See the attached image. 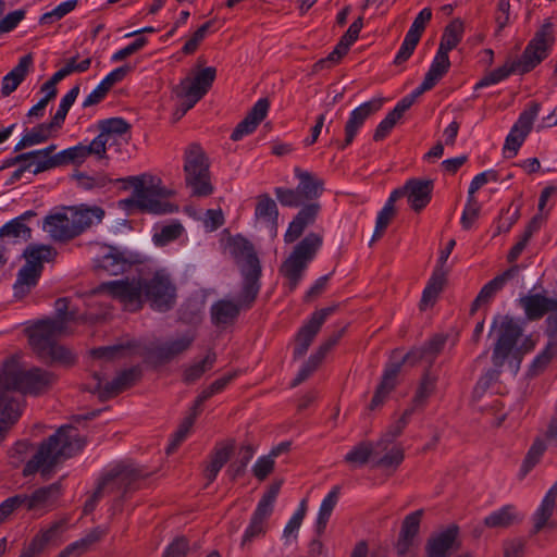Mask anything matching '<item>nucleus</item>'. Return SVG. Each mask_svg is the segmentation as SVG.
Returning <instances> with one entry per match:
<instances>
[{"instance_id": "nucleus-1", "label": "nucleus", "mask_w": 557, "mask_h": 557, "mask_svg": "<svg viewBox=\"0 0 557 557\" xmlns=\"http://www.w3.org/2000/svg\"><path fill=\"white\" fill-rule=\"evenodd\" d=\"M232 255L242 276V286L237 302L219 300L211 307V319L215 325L232 323L240 309H250L261 288L262 268L253 246L243 237H236L231 244Z\"/></svg>"}, {"instance_id": "nucleus-2", "label": "nucleus", "mask_w": 557, "mask_h": 557, "mask_svg": "<svg viewBox=\"0 0 557 557\" xmlns=\"http://www.w3.org/2000/svg\"><path fill=\"white\" fill-rule=\"evenodd\" d=\"M86 442L78 430L72 425H63L44 441L36 454L27 461L23 469V475L29 476L40 472L44 479H48L59 463L77 455Z\"/></svg>"}, {"instance_id": "nucleus-3", "label": "nucleus", "mask_w": 557, "mask_h": 557, "mask_svg": "<svg viewBox=\"0 0 557 557\" xmlns=\"http://www.w3.org/2000/svg\"><path fill=\"white\" fill-rule=\"evenodd\" d=\"M498 336L493 348L492 362L493 370H490L476 384V389L487 387L488 383L497 379L500 369L505 362L509 361L515 372H518L523 356L534 349L536 339L529 335L523 338L521 344L517 346L519 337L522 335L523 329L516 320L509 317H502L498 323Z\"/></svg>"}, {"instance_id": "nucleus-4", "label": "nucleus", "mask_w": 557, "mask_h": 557, "mask_svg": "<svg viewBox=\"0 0 557 557\" xmlns=\"http://www.w3.org/2000/svg\"><path fill=\"white\" fill-rule=\"evenodd\" d=\"M554 44V25L547 20L536 30L518 60L508 61L498 69L487 73L476 83L475 89L497 84L512 73L525 74L531 72L549 55Z\"/></svg>"}, {"instance_id": "nucleus-5", "label": "nucleus", "mask_w": 557, "mask_h": 557, "mask_svg": "<svg viewBox=\"0 0 557 557\" xmlns=\"http://www.w3.org/2000/svg\"><path fill=\"white\" fill-rule=\"evenodd\" d=\"M57 380L58 376L51 371L38 367L25 369L14 359L5 361L0 370V386L11 387L24 397L47 393Z\"/></svg>"}, {"instance_id": "nucleus-6", "label": "nucleus", "mask_w": 557, "mask_h": 557, "mask_svg": "<svg viewBox=\"0 0 557 557\" xmlns=\"http://www.w3.org/2000/svg\"><path fill=\"white\" fill-rule=\"evenodd\" d=\"M146 476L132 465H115L102 476L92 496L86 502L85 511L92 510L104 496H111L115 503L124 499L140 487Z\"/></svg>"}, {"instance_id": "nucleus-7", "label": "nucleus", "mask_w": 557, "mask_h": 557, "mask_svg": "<svg viewBox=\"0 0 557 557\" xmlns=\"http://www.w3.org/2000/svg\"><path fill=\"white\" fill-rule=\"evenodd\" d=\"M65 333L62 332V322L35 323L29 330V344L42 361L69 367L75 362V356L57 342Z\"/></svg>"}, {"instance_id": "nucleus-8", "label": "nucleus", "mask_w": 557, "mask_h": 557, "mask_svg": "<svg viewBox=\"0 0 557 557\" xmlns=\"http://www.w3.org/2000/svg\"><path fill=\"white\" fill-rule=\"evenodd\" d=\"M128 181L134 190L129 198L121 201L125 207H135L154 214L172 213L176 210L175 206L165 200L171 195L166 188L152 183L146 185L143 178L136 176L129 177Z\"/></svg>"}, {"instance_id": "nucleus-9", "label": "nucleus", "mask_w": 557, "mask_h": 557, "mask_svg": "<svg viewBox=\"0 0 557 557\" xmlns=\"http://www.w3.org/2000/svg\"><path fill=\"white\" fill-rule=\"evenodd\" d=\"M322 245V236L309 233L298 243L289 257L282 263L280 272L286 278V288L293 293L298 286L309 262L314 258Z\"/></svg>"}, {"instance_id": "nucleus-10", "label": "nucleus", "mask_w": 557, "mask_h": 557, "mask_svg": "<svg viewBox=\"0 0 557 557\" xmlns=\"http://www.w3.org/2000/svg\"><path fill=\"white\" fill-rule=\"evenodd\" d=\"M55 255V249L49 245H32L25 249L26 263L20 269L14 284L16 297L23 298L37 285L44 262L52 261Z\"/></svg>"}, {"instance_id": "nucleus-11", "label": "nucleus", "mask_w": 557, "mask_h": 557, "mask_svg": "<svg viewBox=\"0 0 557 557\" xmlns=\"http://www.w3.org/2000/svg\"><path fill=\"white\" fill-rule=\"evenodd\" d=\"M184 172L186 185L193 195L206 197L212 194L209 162L200 145L193 143L185 149Z\"/></svg>"}, {"instance_id": "nucleus-12", "label": "nucleus", "mask_w": 557, "mask_h": 557, "mask_svg": "<svg viewBox=\"0 0 557 557\" xmlns=\"http://www.w3.org/2000/svg\"><path fill=\"white\" fill-rule=\"evenodd\" d=\"M216 76V70L213 66L205 67L196 72L190 77H186L174 88L181 103L175 111L177 119L186 114L211 88Z\"/></svg>"}, {"instance_id": "nucleus-13", "label": "nucleus", "mask_w": 557, "mask_h": 557, "mask_svg": "<svg viewBox=\"0 0 557 557\" xmlns=\"http://www.w3.org/2000/svg\"><path fill=\"white\" fill-rule=\"evenodd\" d=\"M144 299L149 301L153 310L165 312L172 309L176 300V287L169 275L157 272L152 277L144 280Z\"/></svg>"}, {"instance_id": "nucleus-14", "label": "nucleus", "mask_w": 557, "mask_h": 557, "mask_svg": "<svg viewBox=\"0 0 557 557\" xmlns=\"http://www.w3.org/2000/svg\"><path fill=\"white\" fill-rule=\"evenodd\" d=\"M98 292L107 293L121 301L126 310L137 311L141 309L144 301V280L124 278L102 283Z\"/></svg>"}, {"instance_id": "nucleus-15", "label": "nucleus", "mask_w": 557, "mask_h": 557, "mask_svg": "<svg viewBox=\"0 0 557 557\" xmlns=\"http://www.w3.org/2000/svg\"><path fill=\"white\" fill-rule=\"evenodd\" d=\"M195 339V334L193 332H187L163 342L151 343L145 347L144 355L147 360L156 364L169 363L186 352L191 347Z\"/></svg>"}, {"instance_id": "nucleus-16", "label": "nucleus", "mask_w": 557, "mask_h": 557, "mask_svg": "<svg viewBox=\"0 0 557 557\" xmlns=\"http://www.w3.org/2000/svg\"><path fill=\"white\" fill-rule=\"evenodd\" d=\"M540 109V103L531 102L529 107L520 113L505 140L503 151L506 158H512L518 153L519 148L532 129Z\"/></svg>"}, {"instance_id": "nucleus-17", "label": "nucleus", "mask_w": 557, "mask_h": 557, "mask_svg": "<svg viewBox=\"0 0 557 557\" xmlns=\"http://www.w3.org/2000/svg\"><path fill=\"white\" fill-rule=\"evenodd\" d=\"M62 494L61 481L35 490L30 495L22 494L24 509L38 516L50 511Z\"/></svg>"}, {"instance_id": "nucleus-18", "label": "nucleus", "mask_w": 557, "mask_h": 557, "mask_svg": "<svg viewBox=\"0 0 557 557\" xmlns=\"http://www.w3.org/2000/svg\"><path fill=\"white\" fill-rule=\"evenodd\" d=\"M94 269L99 274L119 275L126 271L129 262L124 253L116 247L100 245L92 259Z\"/></svg>"}, {"instance_id": "nucleus-19", "label": "nucleus", "mask_w": 557, "mask_h": 557, "mask_svg": "<svg viewBox=\"0 0 557 557\" xmlns=\"http://www.w3.org/2000/svg\"><path fill=\"white\" fill-rule=\"evenodd\" d=\"M431 18L432 10L430 8H424L420 11L404 38L400 49L394 59V64L400 65L411 57Z\"/></svg>"}, {"instance_id": "nucleus-20", "label": "nucleus", "mask_w": 557, "mask_h": 557, "mask_svg": "<svg viewBox=\"0 0 557 557\" xmlns=\"http://www.w3.org/2000/svg\"><path fill=\"white\" fill-rule=\"evenodd\" d=\"M334 311V307H327L312 313L309 321L297 333L294 348L295 358H300L307 352L321 326Z\"/></svg>"}, {"instance_id": "nucleus-21", "label": "nucleus", "mask_w": 557, "mask_h": 557, "mask_svg": "<svg viewBox=\"0 0 557 557\" xmlns=\"http://www.w3.org/2000/svg\"><path fill=\"white\" fill-rule=\"evenodd\" d=\"M531 534H537L544 529L557 528V482L549 488L540 507L532 516Z\"/></svg>"}, {"instance_id": "nucleus-22", "label": "nucleus", "mask_w": 557, "mask_h": 557, "mask_svg": "<svg viewBox=\"0 0 557 557\" xmlns=\"http://www.w3.org/2000/svg\"><path fill=\"white\" fill-rule=\"evenodd\" d=\"M446 339L445 335L435 334L422 347L411 349L403 357H396L394 354L392 358L396 362H401V366L405 363L414 366L418 362H425L431 366L442 352L446 344Z\"/></svg>"}, {"instance_id": "nucleus-23", "label": "nucleus", "mask_w": 557, "mask_h": 557, "mask_svg": "<svg viewBox=\"0 0 557 557\" xmlns=\"http://www.w3.org/2000/svg\"><path fill=\"white\" fill-rule=\"evenodd\" d=\"M42 228L54 242H69L77 236L74 223H72L71 209L47 215Z\"/></svg>"}, {"instance_id": "nucleus-24", "label": "nucleus", "mask_w": 557, "mask_h": 557, "mask_svg": "<svg viewBox=\"0 0 557 557\" xmlns=\"http://www.w3.org/2000/svg\"><path fill=\"white\" fill-rule=\"evenodd\" d=\"M382 104L383 100L375 98L360 104L358 108L351 111L345 124V140L339 146L341 149H345L352 143L366 120L377 112L382 108Z\"/></svg>"}, {"instance_id": "nucleus-25", "label": "nucleus", "mask_w": 557, "mask_h": 557, "mask_svg": "<svg viewBox=\"0 0 557 557\" xmlns=\"http://www.w3.org/2000/svg\"><path fill=\"white\" fill-rule=\"evenodd\" d=\"M401 369V362H396L393 358L386 364L382 380L375 389V393L369 404L370 410H376L381 408L387 400L389 394L395 388L397 383V376Z\"/></svg>"}, {"instance_id": "nucleus-26", "label": "nucleus", "mask_w": 557, "mask_h": 557, "mask_svg": "<svg viewBox=\"0 0 557 557\" xmlns=\"http://www.w3.org/2000/svg\"><path fill=\"white\" fill-rule=\"evenodd\" d=\"M458 534L459 528L453 524L444 531L431 536L425 545L426 556L447 557L457 542Z\"/></svg>"}, {"instance_id": "nucleus-27", "label": "nucleus", "mask_w": 557, "mask_h": 557, "mask_svg": "<svg viewBox=\"0 0 557 557\" xmlns=\"http://www.w3.org/2000/svg\"><path fill=\"white\" fill-rule=\"evenodd\" d=\"M98 128L109 147L127 145L131 139V124L122 117H111L98 122Z\"/></svg>"}, {"instance_id": "nucleus-28", "label": "nucleus", "mask_w": 557, "mask_h": 557, "mask_svg": "<svg viewBox=\"0 0 557 557\" xmlns=\"http://www.w3.org/2000/svg\"><path fill=\"white\" fill-rule=\"evenodd\" d=\"M270 102L267 98L259 99L247 116L237 124L231 135V139L234 141L240 140L244 136L251 134L259 123L267 116Z\"/></svg>"}, {"instance_id": "nucleus-29", "label": "nucleus", "mask_w": 557, "mask_h": 557, "mask_svg": "<svg viewBox=\"0 0 557 557\" xmlns=\"http://www.w3.org/2000/svg\"><path fill=\"white\" fill-rule=\"evenodd\" d=\"M25 407V397L11 387L0 386V418L16 423Z\"/></svg>"}, {"instance_id": "nucleus-30", "label": "nucleus", "mask_w": 557, "mask_h": 557, "mask_svg": "<svg viewBox=\"0 0 557 557\" xmlns=\"http://www.w3.org/2000/svg\"><path fill=\"white\" fill-rule=\"evenodd\" d=\"M407 200L416 212H420L431 201L434 187L432 180L411 178L406 182Z\"/></svg>"}, {"instance_id": "nucleus-31", "label": "nucleus", "mask_w": 557, "mask_h": 557, "mask_svg": "<svg viewBox=\"0 0 557 557\" xmlns=\"http://www.w3.org/2000/svg\"><path fill=\"white\" fill-rule=\"evenodd\" d=\"M450 66L449 58L447 54L436 52V55L424 76L422 84L414 89L409 96H414V101L424 91L431 90L436 83L448 72Z\"/></svg>"}, {"instance_id": "nucleus-32", "label": "nucleus", "mask_w": 557, "mask_h": 557, "mask_svg": "<svg viewBox=\"0 0 557 557\" xmlns=\"http://www.w3.org/2000/svg\"><path fill=\"white\" fill-rule=\"evenodd\" d=\"M320 208L321 207L318 202H311L305 206L290 222L284 236L285 242L293 243L299 238L305 228L314 223Z\"/></svg>"}, {"instance_id": "nucleus-33", "label": "nucleus", "mask_w": 557, "mask_h": 557, "mask_svg": "<svg viewBox=\"0 0 557 557\" xmlns=\"http://www.w3.org/2000/svg\"><path fill=\"white\" fill-rule=\"evenodd\" d=\"M423 513V509H418L405 517L401 524L399 539L396 544V549L399 555H406L411 547L413 539L419 533Z\"/></svg>"}, {"instance_id": "nucleus-34", "label": "nucleus", "mask_w": 557, "mask_h": 557, "mask_svg": "<svg viewBox=\"0 0 557 557\" xmlns=\"http://www.w3.org/2000/svg\"><path fill=\"white\" fill-rule=\"evenodd\" d=\"M527 318L531 321L540 320L546 313L557 310V300L541 294L528 295L520 298Z\"/></svg>"}, {"instance_id": "nucleus-35", "label": "nucleus", "mask_w": 557, "mask_h": 557, "mask_svg": "<svg viewBox=\"0 0 557 557\" xmlns=\"http://www.w3.org/2000/svg\"><path fill=\"white\" fill-rule=\"evenodd\" d=\"M140 370L138 368H131L120 372L111 382L102 386V382L98 380L97 387L100 391L101 398L113 397L126 388L131 387L139 377Z\"/></svg>"}, {"instance_id": "nucleus-36", "label": "nucleus", "mask_w": 557, "mask_h": 557, "mask_svg": "<svg viewBox=\"0 0 557 557\" xmlns=\"http://www.w3.org/2000/svg\"><path fill=\"white\" fill-rule=\"evenodd\" d=\"M295 176L299 180L297 189L305 201H311L319 198L324 190V182L311 172L294 169Z\"/></svg>"}, {"instance_id": "nucleus-37", "label": "nucleus", "mask_w": 557, "mask_h": 557, "mask_svg": "<svg viewBox=\"0 0 557 557\" xmlns=\"http://www.w3.org/2000/svg\"><path fill=\"white\" fill-rule=\"evenodd\" d=\"M72 213V223H74L77 236L84 233L92 225L100 224L104 218V210L100 207H86L70 208Z\"/></svg>"}, {"instance_id": "nucleus-38", "label": "nucleus", "mask_w": 557, "mask_h": 557, "mask_svg": "<svg viewBox=\"0 0 557 557\" xmlns=\"http://www.w3.org/2000/svg\"><path fill=\"white\" fill-rule=\"evenodd\" d=\"M518 271L519 267L513 265L486 283L474 299L472 311H474L482 304L488 302L499 290L504 288L508 281L518 274Z\"/></svg>"}, {"instance_id": "nucleus-39", "label": "nucleus", "mask_w": 557, "mask_h": 557, "mask_svg": "<svg viewBox=\"0 0 557 557\" xmlns=\"http://www.w3.org/2000/svg\"><path fill=\"white\" fill-rule=\"evenodd\" d=\"M413 103H414V96H409V95H407L400 101H398L396 107L377 125V127L374 132V135H373V139L375 141L383 140L389 134V132L393 129V127L395 126L397 121L401 119L404 113L407 110H409Z\"/></svg>"}, {"instance_id": "nucleus-40", "label": "nucleus", "mask_w": 557, "mask_h": 557, "mask_svg": "<svg viewBox=\"0 0 557 557\" xmlns=\"http://www.w3.org/2000/svg\"><path fill=\"white\" fill-rule=\"evenodd\" d=\"M34 60L30 53L22 57L16 66H14L2 79L1 92L3 96H10L17 89L20 84L25 79Z\"/></svg>"}, {"instance_id": "nucleus-41", "label": "nucleus", "mask_w": 557, "mask_h": 557, "mask_svg": "<svg viewBox=\"0 0 557 557\" xmlns=\"http://www.w3.org/2000/svg\"><path fill=\"white\" fill-rule=\"evenodd\" d=\"M60 128L54 125L52 121L49 123H41L27 132L22 139L16 144L14 150L21 151L27 147H32L45 143L52 137Z\"/></svg>"}, {"instance_id": "nucleus-42", "label": "nucleus", "mask_w": 557, "mask_h": 557, "mask_svg": "<svg viewBox=\"0 0 557 557\" xmlns=\"http://www.w3.org/2000/svg\"><path fill=\"white\" fill-rule=\"evenodd\" d=\"M357 40L352 35L348 37V32H346L338 44L335 46L333 51L329 53L326 58L320 59L312 66V72L318 73L325 69H331L335 64H337L341 59L348 52L350 46Z\"/></svg>"}, {"instance_id": "nucleus-43", "label": "nucleus", "mask_w": 557, "mask_h": 557, "mask_svg": "<svg viewBox=\"0 0 557 557\" xmlns=\"http://www.w3.org/2000/svg\"><path fill=\"white\" fill-rule=\"evenodd\" d=\"M519 520L518 512L512 505H506L486 516L483 524L490 529H507Z\"/></svg>"}, {"instance_id": "nucleus-44", "label": "nucleus", "mask_w": 557, "mask_h": 557, "mask_svg": "<svg viewBox=\"0 0 557 557\" xmlns=\"http://www.w3.org/2000/svg\"><path fill=\"white\" fill-rule=\"evenodd\" d=\"M271 515L272 512L257 506L250 519V523L244 533L242 546H245L246 544L252 542L255 539L265 534L268 519Z\"/></svg>"}, {"instance_id": "nucleus-45", "label": "nucleus", "mask_w": 557, "mask_h": 557, "mask_svg": "<svg viewBox=\"0 0 557 557\" xmlns=\"http://www.w3.org/2000/svg\"><path fill=\"white\" fill-rule=\"evenodd\" d=\"M216 361V354L209 350L203 359L188 364L183 370V382L191 384L199 380L207 371L211 370Z\"/></svg>"}, {"instance_id": "nucleus-46", "label": "nucleus", "mask_w": 557, "mask_h": 557, "mask_svg": "<svg viewBox=\"0 0 557 557\" xmlns=\"http://www.w3.org/2000/svg\"><path fill=\"white\" fill-rule=\"evenodd\" d=\"M445 283V272L442 269H435L428 285L425 286L422 298L420 301V308L422 310L430 306H433L437 296L443 289Z\"/></svg>"}, {"instance_id": "nucleus-47", "label": "nucleus", "mask_w": 557, "mask_h": 557, "mask_svg": "<svg viewBox=\"0 0 557 557\" xmlns=\"http://www.w3.org/2000/svg\"><path fill=\"white\" fill-rule=\"evenodd\" d=\"M339 490V486H334L321 503L315 523V530L318 534H322L326 529L330 517L338 502Z\"/></svg>"}, {"instance_id": "nucleus-48", "label": "nucleus", "mask_w": 557, "mask_h": 557, "mask_svg": "<svg viewBox=\"0 0 557 557\" xmlns=\"http://www.w3.org/2000/svg\"><path fill=\"white\" fill-rule=\"evenodd\" d=\"M462 33L463 24L460 21L455 20L450 22L445 27L437 51L448 55V52L461 41Z\"/></svg>"}, {"instance_id": "nucleus-49", "label": "nucleus", "mask_w": 557, "mask_h": 557, "mask_svg": "<svg viewBox=\"0 0 557 557\" xmlns=\"http://www.w3.org/2000/svg\"><path fill=\"white\" fill-rule=\"evenodd\" d=\"M255 214L257 219L263 220L265 223H268L272 231L276 230L278 215L277 207L275 201L268 195H262L258 198Z\"/></svg>"}, {"instance_id": "nucleus-50", "label": "nucleus", "mask_w": 557, "mask_h": 557, "mask_svg": "<svg viewBox=\"0 0 557 557\" xmlns=\"http://www.w3.org/2000/svg\"><path fill=\"white\" fill-rule=\"evenodd\" d=\"M232 450L233 445H226L215 449L211 457L210 463L205 469V478L208 480V483H211L215 480L220 470L228 461Z\"/></svg>"}, {"instance_id": "nucleus-51", "label": "nucleus", "mask_w": 557, "mask_h": 557, "mask_svg": "<svg viewBox=\"0 0 557 557\" xmlns=\"http://www.w3.org/2000/svg\"><path fill=\"white\" fill-rule=\"evenodd\" d=\"M106 534V530L96 528L86 534L85 537L69 545L62 553L61 557H66L71 554L82 555L85 553L92 544L100 541Z\"/></svg>"}, {"instance_id": "nucleus-52", "label": "nucleus", "mask_w": 557, "mask_h": 557, "mask_svg": "<svg viewBox=\"0 0 557 557\" xmlns=\"http://www.w3.org/2000/svg\"><path fill=\"white\" fill-rule=\"evenodd\" d=\"M414 412L413 407L407 408L399 419L392 423L386 432L383 434L382 438L377 442V447L385 448V443H392L395 438H397L399 435H401L405 428L408 425L412 414Z\"/></svg>"}, {"instance_id": "nucleus-53", "label": "nucleus", "mask_w": 557, "mask_h": 557, "mask_svg": "<svg viewBox=\"0 0 557 557\" xmlns=\"http://www.w3.org/2000/svg\"><path fill=\"white\" fill-rule=\"evenodd\" d=\"M183 233L184 226L182 223L173 221L168 225L161 226L160 230L153 234L152 240L157 246L163 247L180 238Z\"/></svg>"}, {"instance_id": "nucleus-54", "label": "nucleus", "mask_w": 557, "mask_h": 557, "mask_svg": "<svg viewBox=\"0 0 557 557\" xmlns=\"http://www.w3.org/2000/svg\"><path fill=\"white\" fill-rule=\"evenodd\" d=\"M57 317L54 319H47L38 321L37 323H57L62 322V332H67V324L76 320L77 313L70 310V300L67 298H59L55 304Z\"/></svg>"}, {"instance_id": "nucleus-55", "label": "nucleus", "mask_w": 557, "mask_h": 557, "mask_svg": "<svg viewBox=\"0 0 557 557\" xmlns=\"http://www.w3.org/2000/svg\"><path fill=\"white\" fill-rule=\"evenodd\" d=\"M0 237L13 238L14 243L18 239L26 242L32 237V230L15 218L0 228Z\"/></svg>"}, {"instance_id": "nucleus-56", "label": "nucleus", "mask_w": 557, "mask_h": 557, "mask_svg": "<svg viewBox=\"0 0 557 557\" xmlns=\"http://www.w3.org/2000/svg\"><path fill=\"white\" fill-rule=\"evenodd\" d=\"M435 385L436 377L432 375L429 370L425 371L410 407L416 409L417 407L423 406L426 399L433 394Z\"/></svg>"}, {"instance_id": "nucleus-57", "label": "nucleus", "mask_w": 557, "mask_h": 557, "mask_svg": "<svg viewBox=\"0 0 557 557\" xmlns=\"http://www.w3.org/2000/svg\"><path fill=\"white\" fill-rule=\"evenodd\" d=\"M546 449L547 445L544 438L542 436L535 437L523 460L522 471L524 474H527L540 462Z\"/></svg>"}, {"instance_id": "nucleus-58", "label": "nucleus", "mask_w": 557, "mask_h": 557, "mask_svg": "<svg viewBox=\"0 0 557 557\" xmlns=\"http://www.w3.org/2000/svg\"><path fill=\"white\" fill-rule=\"evenodd\" d=\"M373 454V446L370 442H360L345 456V461L354 467L366 465Z\"/></svg>"}, {"instance_id": "nucleus-59", "label": "nucleus", "mask_w": 557, "mask_h": 557, "mask_svg": "<svg viewBox=\"0 0 557 557\" xmlns=\"http://www.w3.org/2000/svg\"><path fill=\"white\" fill-rule=\"evenodd\" d=\"M87 157H89V153L86 145L78 144L59 152L55 164L63 166L71 163H82Z\"/></svg>"}, {"instance_id": "nucleus-60", "label": "nucleus", "mask_w": 557, "mask_h": 557, "mask_svg": "<svg viewBox=\"0 0 557 557\" xmlns=\"http://www.w3.org/2000/svg\"><path fill=\"white\" fill-rule=\"evenodd\" d=\"M79 94V85H75L71 90L61 99L60 106L51 121L54 123L55 126L59 128L62 127L66 114L69 110L71 109L72 104L75 102L77 96Z\"/></svg>"}, {"instance_id": "nucleus-61", "label": "nucleus", "mask_w": 557, "mask_h": 557, "mask_svg": "<svg viewBox=\"0 0 557 557\" xmlns=\"http://www.w3.org/2000/svg\"><path fill=\"white\" fill-rule=\"evenodd\" d=\"M255 455V448L250 444L243 445L237 455V459L231 463L228 471L232 473V476L238 478L244 474L245 469L249 461L252 459Z\"/></svg>"}, {"instance_id": "nucleus-62", "label": "nucleus", "mask_w": 557, "mask_h": 557, "mask_svg": "<svg viewBox=\"0 0 557 557\" xmlns=\"http://www.w3.org/2000/svg\"><path fill=\"white\" fill-rule=\"evenodd\" d=\"M198 416V411L191 412L188 417H186L182 423L180 424L177 431L173 434V440L168 447V453L174 451L183 441L187 437L190 429L193 428L195 420Z\"/></svg>"}, {"instance_id": "nucleus-63", "label": "nucleus", "mask_w": 557, "mask_h": 557, "mask_svg": "<svg viewBox=\"0 0 557 557\" xmlns=\"http://www.w3.org/2000/svg\"><path fill=\"white\" fill-rule=\"evenodd\" d=\"M481 211V206L474 196L468 197L465 206L460 223L463 230H470L474 222L478 220Z\"/></svg>"}, {"instance_id": "nucleus-64", "label": "nucleus", "mask_w": 557, "mask_h": 557, "mask_svg": "<svg viewBox=\"0 0 557 557\" xmlns=\"http://www.w3.org/2000/svg\"><path fill=\"white\" fill-rule=\"evenodd\" d=\"M557 356V349L546 345L544 350L539 354L530 366L529 373L532 376L539 375L541 372L545 370L548 363L552 361L554 357Z\"/></svg>"}]
</instances>
